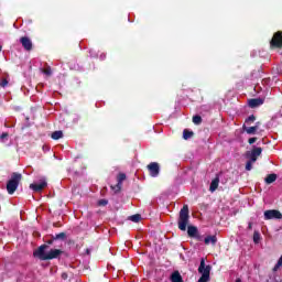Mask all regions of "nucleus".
Listing matches in <instances>:
<instances>
[{
	"label": "nucleus",
	"instance_id": "nucleus-3",
	"mask_svg": "<svg viewBox=\"0 0 282 282\" xmlns=\"http://www.w3.org/2000/svg\"><path fill=\"white\" fill-rule=\"evenodd\" d=\"M23 180V175L18 172L11 174V178L7 183V191L9 195H14L17 188H19V183Z\"/></svg>",
	"mask_w": 282,
	"mask_h": 282
},
{
	"label": "nucleus",
	"instance_id": "nucleus-12",
	"mask_svg": "<svg viewBox=\"0 0 282 282\" xmlns=\"http://www.w3.org/2000/svg\"><path fill=\"white\" fill-rule=\"evenodd\" d=\"M261 153H263L262 148H253L251 150V154H250L251 162H257V160H258L259 155H261Z\"/></svg>",
	"mask_w": 282,
	"mask_h": 282
},
{
	"label": "nucleus",
	"instance_id": "nucleus-38",
	"mask_svg": "<svg viewBox=\"0 0 282 282\" xmlns=\"http://www.w3.org/2000/svg\"><path fill=\"white\" fill-rule=\"evenodd\" d=\"M86 254H91V250L90 249H86Z\"/></svg>",
	"mask_w": 282,
	"mask_h": 282
},
{
	"label": "nucleus",
	"instance_id": "nucleus-40",
	"mask_svg": "<svg viewBox=\"0 0 282 282\" xmlns=\"http://www.w3.org/2000/svg\"><path fill=\"white\" fill-rule=\"evenodd\" d=\"M1 50H2V46H0V52H1Z\"/></svg>",
	"mask_w": 282,
	"mask_h": 282
},
{
	"label": "nucleus",
	"instance_id": "nucleus-39",
	"mask_svg": "<svg viewBox=\"0 0 282 282\" xmlns=\"http://www.w3.org/2000/svg\"><path fill=\"white\" fill-rule=\"evenodd\" d=\"M236 282H242V281H241V279L238 278V279H236Z\"/></svg>",
	"mask_w": 282,
	"mask_h": 282
},
{
	"label": "nucleus",
	"instance_id": "nucleus-8",
	"mask_svg": "<svg viewBox=\"0 0 282 282\" xmlns=\"http://www.w3.org/2000/svg\"><path fill=\"white\" fill-rule=\"evenodd\" d=\"M47 186V182L42 181L41 183H32L30 184L31 191H34V193H41L43 188Z\"/></svg>",
	"mask_w": 282,
	"mask_h": 282
},
{
	"label": "nucleus",
	"instance_id": "nucleus-13",
	"mask_svg": "<svg viewBox=\"0 0 282 282\" xmlns=\"http://www.w3.org/2000/svg\"><path fill=\"white\" fill-rule=\"evenodd\" d=\"M199 234V231L197 230V227L195 226H188L187 227V235L188 237L193 238H197V235Z\"/></svg>",
	"mask_w": 282,
	"mask_h": 282
},
{
	"label": "nucleus",
	"instance_id": "nucleus-1",
	"mask_svg": "<svg viewBox=\"0 0 282 282\" xmlns=\"http://www.w3.org/2000/svg\"><path fill=\"white\" fill-rule=\"evenodd\" d=\"M50 246L42 245L40 246L34 252L33 257H37L40 261H52V259H58L61 254H63V250L61 249H51L48 252L45 253Z\"/></svg>",
	"mask_w": 282,
	"mask_h": 282
},
{
	"label": "nucleus",
	"instance_id": "nucleus-30",
	"mask_svg": "<svg viewBox=\"0 0 282 282\" xmlns=\"http://www.w3.org/2000/svg\"><path fill=\"white\" fill-rule=\"evenodd\" d=\"M54 236H51V239L46 240L47 246H52L54 243Z\"/></svg>",
	"mask_w": 282,
	"mask_h": 282
},
{
	"label": "nucleus",
	"instance_id": "nucleus-21",
	"mask_svg": "<svg viewBox=\"0 0 282 282\" xmlns=\"http://www.w3.org/2000/svg\"><path fill=\"white\" fill-rule=\"evenodd\" d=\"M140 219H142V216L140 214L130 216V221H133L134 224H138V221H140Z\"/></svg>",
	"mask_w": 282,
	"mask_h": 282
},
{
	"label": "nucleus",
	"instance_id": "nucleus-26",
	"mask_svg": "<svg viewBox=\"0 0 282 282\" xmlns=\"http://www.w3.org/2000/svg\"><path fill=\"white\" fill-rule=\"evenodd\" d=\"M254 120H257V117L254 115H251L245 120V122L246 124H250L251 122H254Z\"/></svg>",
	"mask_w": 282,
	"mask_h": 282
},
{
	"label": "nucleus",
	"instance_id": "nucleus-6",
	"mask_svg": "<svg viewBox=\"0 0 282 282\" xmlns=\"http://www.w3.org/2000/svg\"><path fill=\"white\" fill-rule=\"evenodd\" d=\"M147 169L151 177H158V175H160V163L151 162L150 164H148Z\"/></svg>",
	"mask_w": 282,
	"mask_h": 282
},
{
	"label": "nucleus",
	"instance_id": "nucleus-14",
	"mask_svg": "<svg viewBox=\"0 0 282 282\" xmlns=\"http://www.w3.org/2000/svg\"><path fill=\"white\" fill-rule=\"evenodd\" d=\"M170 279L172 282H184V279L182 278V274H180V271H174Z\"/></svg>",
	"mask_w": 282,
	"mask_h": 282
},
{
	"label": "nucleus",
	"instance_id": "nucleus-33",
	"mask_svg": "<svg viewBox=\"0 0 282 282\" xmlns=\"http://www.w3.org/2000/svg\"><path fill=\"white\" fill-rule=\"evenodd\" d=\"M61 276H62L63 281H67V279H68V275L66 272H63Z\"/></svg>",
	"mask_w": 282,
	"mask_h": 282
},
{
	"label": "nucleus",
	"instance_id": "nucleus-16",
	"mask_svg": "<svg viewBox=\"0 0 282 282\" xmlns=\"http://www.w3.org/2000/svg\"><path fill=\"white\" fill-rule=\"evenodd\" d=\"M216 188H219V177H215L212 183H210V186H209V191L212 193H215Z\"/></svg>",
	"mask_w": 282,
	"mask_h": 282
},
{
	"label": "nucleus",
	"instance_id": "nucleus-32",
	"mask_svg": "<svg viewBox=\"0 0 282 282\" xmlns=\"http://www.w3.org/2000/svg\"><path fill=\"white\" fill-rule=\"evenodd\" d=\"M254 142H257V137L250 138V139L248 140V143H249V144H254Z\"/></svg>",
	"mask_w": 282,
	"mask_h": 282
},
{
	"label": "nucleus",
	"instance_id": "nucleus-28",
	"mask_svg": "<svg viewBox=\"0 0 282 282\" xmlns=\"http://www.w3.org/2000/svg\"><path fill=\"white\" fill-rule=\"evenodd\" d=\"M107 204H109V200H107V199H99L98 200V206H107Z\"/></svg>",
	"mask_w": 282,
	"mask_h": 282
},
{
	"label": "nucleus",
	"instance_id": "nucleus-5",
	"mask_svg": "<svg viewBox=\"0 0 282 282\" xmlns=\"http://www.w3.org/2000/svg\"><path fill=\"white\" fill-rule=\"evenodd\" d=\"M270 47L272 50H281L282 48V31H278L273 34V37L270 41Z\"/></svg>",
	"mask_w": 282,
	"mask_h": 282
},
{
	"label": "nucleus",
	"instance_id": "nucleus-10",
	"mask_svg": "<svg viewBox=\"0 0 282 282\" xmlns=\"http://www.w3.org/2000/svg\"><path fill=\"white\" fill-rule=\"evenodd\" d=\"M263 102H264L263 98H252L248 100V105L251 109H257V107H261Z\"/></svg>",
	"mask_w": 282,
	"mask_h": 282
},
{
	"label": "nucleus",
	"instance_id": "nucleus-27",
	"mask_svg": "<svg viewBox=\"0 0 282 282\" xmlns=\"http://www.w3.org/2000/svg\"><path fill=\"white\" fill-rule=\"evenodd\" d=\"M254 162H252V160H250V161H248L247 163H246V171H252V164H253Z\"/></svg>",
	"mask_w": 282,
	"mask_h": 282
},
{
	"label": "nucleus",
	"instance_id": "nucleus-18",
	"mask_svg": "<svg viewBox=\"0 0 282 282\" xmlns=\"http://www.w3.org/2000/svg\"><path fill=\"white\" fill-rule=\"evenodd\" d=\"M193 135H195V132L188 130V129H184L183 130V138L185 140H191V138H193Z\"/></svg>",
	"mask_w": 282,
	"mask_h": 282
},
{
	"label": "nucleus",
	"instance_id": "nucleus-25",
	"mask_svg": "<svg viewBox=\"0 0 282 282\" xmlns=\"http://www.w3.org/2000/svg\"><path fill=\"white\" fill-rule=\"evenodd\" d=\"M111 188L115 191V193H120V191H122V184L117 183L115 186H111Z\"/></svg>",
	"mask_w": 282,
	"mask_h": 282
},
{
	"label": "nucleus",
	"instance_id": "nucleus-20",
	"mask_svg": "<svg viewBox=\"0 0 282 282\" xmlns=\"http://www.w3.org/2000/svg\"><path fill=\"white\" fill-rule=\"evenodd\" d=\"M67 237V234L65 232H59V234H56L55 236H53V239L55 241H58V239H61L62 241H64V239Z\"/></svg>",
	"mask_w": 282,
	"mask_h": 282
},
{
	"label": "nucleus",
	"instance_id": "nucleus-22",
	"mask_svg": "<svg viewBox=\"0 0 282 282\" xmlns=\"http://www.w3.org/2000/svg\"><path fill=\"white\" fill-rule=\"evenodd\" d=\"M124 180H127V174H124V173H119L118 176H117V182L122 185V182H123Z\"/></svg>",
	"mask_w": 282,
	"mask_h": 282
},
{
	"label": "nucleus",
	"instance_id": "nucleus-9",
	"mask_svg": "<svg viewBox=\"0 0 282 282\" xmlns=\"http://www.w3.org/2000/svg\"><path fill=\"white\" fill-rule=\"evenodd\" d=\"M20 43H21L22 47H24V50H26V52H32V40H30V37L22 36L20 39Z\"/></svg>",
	"mask_w": 282,
	"mask_h": 282
},
{
	"label": "nucleus",
	"instance_id": "nucleus-7",
	"mask_svg": "<svg viewBox=\"0 0 282 282\" xmlns=\"http://www.w3.org/2000/svg\"><path fill=\"white\" fill-rule=\"evenodd\" d=\"M264 219H282V214L278 209H269L264 212Z\"/></svg>",
	"mask_w": 282,
	"mask_h": 282
},
{
	"label": "nucleus",
	"instance_id": "nucleus-29",
	"mask_svg": "<svg viewBox=\"0 0 282 282\" xmlns=\"http://www.w3.org/2000/svg\"><path fill=\"white\" fill-rule=\"evenodd\" d=\"M43 74H45L46 76H50L52 74V68L51 67L44 68Z\"/></svg>",
	"mask_w": 282,
	"mask_h": 282
},
{
	"label": "nucleus",
	"instance_id": "nucleus-23",
	"mask_svg": "<svg viewBox=\"0 0 282 282\" xmlns=\"http://www.w3.org/2000/svg\"><path fill=\"white\" fill-rule=\"evenodd\" d=\"M194 124H202V116L195 115L192 119Z\"/></svg>",
	"mask_w": 282,
	"mask_h": 282
},
{
	"label": "nucleus",
	"instance_id": "nucleus-17",
	"mask_svg": "<svg viewBox=\"0 0 282 282\" xmlns=\"http://www.w3.org/2000/svg\"><path fill=\"white\" fill-rule=\"evenodd\" d=\"M265 184H274V182H276V174H269L265 178H264Z\"/></svg>",
	"mask_w": 282,
	"mask_h": 282
},
{
	"label": "nucleus",
	"instance_id": "nucleus-36",
	"mask_svg": "<svg viewBox=\"0 0 282 282\" xmlns=\"http://www.w3.org/2000/svg\"><path fill=\"white\" fill-rule=\"evenodd\" d=\"M278 265H282V258H279L278 262H276Z\"/></svg>",
	"mask_w": 282,
	"mask_h": 282
},
{
	"label": "nucleus",
	"instance_id": "nucleus-34",
	"mask_svg": "<svg viewBox=\"0 0 282 282\" xmlns=\"http://www.w3.org/2000/svg\"><path fill=\"white\" fill-rule=\"evenodd\" d=\"M279 268H281V265H280V264H275V265L273 267V272H278V271H279Z\"/></svg>",
	"mask_w": 282,
	"mask_h": 282
},
{
	"label": "nucleus",
	"instance_id": "nucleus-15",
	"mask_svg": "<svg viewBox=\"0 0 282 282\" xmlns=\"http://www.w3.org/2000/svg\"><path fill=\"white\" fill-rule=\"evenodd\" d=\"M204 241L205 246H210V243L212 246H215L217 243V236H207Z\"/></svg>",
	"mask_w": 282,
	"mask_h": 282
},
{
	"label": "nucleus",
	"instance_id": "nucleus-35",
	"mask_svg": "<svg viewBox=\"0 0 282 282\" xmlns=\"http://www.w3.org/2000/svg\"><path fill=\"white\" fill-rule=\"evenodd\" d=\"M1 140H4V138H8V132H4L0 135Z\"/></svg>",
	"mask_w": 282,
	"mask_h": 282
},
{
	"label": "nucleus",
	"instance_id": "nucleus-4",
	"mask_svg": "<svg viewBox=\"0 0 282 282\" xmlns=\"http://www.w3.org/2000/svg\"><path fill=\"white\" fill-rule=\"evenodd\" d=\"M210 270H213V267H210V264L206 265V260H204V258H203L200 260V264L198 267V273L202 274V276L198 279L197 282L210 281Z\"/></svg>",
	"mask_w": 282,
	"mask_h": 282
},
{
	"label": "nucleus",
	"instance_id": "nucleus-2",
	"mask_svg": "<svg viewBox=\"0 0 282 282\" xmlns=\"http://www.w3.org/2000/svg\"><path fill=\"white\" fill-rule=\"evenodd\" d=\"M191 219L188 205H184L183 208L180 210L178 215V230H182L183 232L186 231V227L188 226V221Z\"/></svg>",
	"mask_w": 282,
	"mask_h": 282
},
{
	"label": "nucleus",
	"instance_id": "nucleus-19",
	"mask_svg": "<svg viewBox=\"0 0 282 282\" xmlns=\"http://www.w3.org/2000/svg\"><path fill=\"white\" fill-rule=\"evenodd\" d=\"M52 140H61V138H63V131L58 130V131H54L51 134Z\"/></svg>",
	"mask_w": 282,
	"mask_h": 282
},
{
	"label": "nucleus",
	"instance_id": "nucleus-24",
	"mask_svg": "<svg viewBox=\"0 0 282 282\" xmlns=\"http://www.w3.org/2000/svg\"><path fill=\"white\" fill-rule=\"evenodd\" d=\"M261 241V234L259 231L253 232V242L259 243Z\"/></svg>",
	"mask_w": 282,
	"mask_h": 282
},
{
	"label": "nucleus",
	"instance_id": "nucleus-11",
	"mask_svg": "<svg viewBox=\"0 0 282 282\" xmlns=\"http://www.w3.org/2000/svg\"><path fill=\"white\" fill-rule=\"evenodd\" d=\"M260 124H261V122H259V121L253 127H246V124H243L242 129H243V131H246V133H248V135H254V133H257V131L259 130Z\"/></svg>",
	"mask_w": 282,
	"mask_h": 282
},
{
	"label": "nucleus",
	"instance_id": "nucleus-37",
	"mask_svg": "<svg viewBox=\"0 0 282 282\" xmlns=\"http://www.w3.org/2000/svg\"><path fill=\"white\" fill-rule=\"evenodd\" d=\"M248 230H252V223L248 224Z\"/></svg>",
	"mask_w": 282,
	"mask_h": 282
},
{
	"label": "nucleus",
	"instance_id": "nucleus-31",
	"mask_svg": "<svg viewBox=\"0 0 282 282\" xmlns=\"http://www.w3.org/2000/svg\"><path fill=\"white\" fill-rule=\"evenodd\" d=\"M0 86L8 87V79H2Z\"/></svg>",
	"mask_w": 282,
	"mask_h": 282
}]
</instances>
